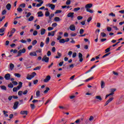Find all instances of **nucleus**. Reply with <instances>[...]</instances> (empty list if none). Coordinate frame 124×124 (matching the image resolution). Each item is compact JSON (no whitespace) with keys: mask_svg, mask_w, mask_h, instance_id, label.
I'll use <instances>...</instances> for the list:
<instances>
[{"mask_svg":"<svg viewBox=\"0 0 124 124\" xmlns=\"http://www.w3.org/2000/svg\"><path fill=\"white\" fill-rule=\"evenodd\" d=\"M48 5H49V7H50L51 10H54L55 9V7H56L55 5L53 4H48Z\"/></svg>","mask_w":124,"mask_h":124,"instance_id":"nucleus-14","label":"nucleus"},{"mask_svg":"<svg viewBox=\"0 0 124 124\" xmlns=\"http://www.w3.org/2000/svg\"><path fill=\"white\" fill-rule=\"evenodd\" d=\"M20 7H22V8H25L26 7V4L22 3L20 5Z\"/></svg>","mask_w":124,"mask_h":124,"instance_id":"nucleus-44","label":"nucleus"},{"mask_svg":"<svg viewBox=\"0 0 124 124\" xmlns=\"http://www.w3.org/2000/svg\"><path fill=\"white\" fill-rule=\"evenodd\" d=\"M48 91H50V88H49L48 87L46 88V90L44 91V93H47Z\"/></svg>","mask_w":124,"mask_h":124,"instance_id":"nucleus-39","label":"nucleus"},{"mask_svg":"<svg viewBox=\"0 0 124 124\" xmlns=\"http://www.w3.org/2000/svg\"><path fill=\"white\" fill-rule=\"evenodd\" d=\"M30 56L31 57H36L37 56V54H36V52H31L30 53Z\"/></svg>","mask_w":124,"mask_h":124,"instance_id":"nucleus-12","label":"nucleus"},{"mask_svg":"<svg viewBox=\"0 0 124 124\" xmlns=\"http://www.w3.org/2000/svg\"><path fill=\"white\" fill-rule=\"evenodd\" d=\"M105 86V83H104V81H101V87L102 88V89H103V88H104Z\"/></svg>","mask_w":124,"mask_h":124,"instance_id":"nucleus-24","label":"nucleus"},{"mask_svg":"<svg viewBox=\"0 0 124 124\" xmlns=\"http://www.w3.org/2000/svg\"><path fill=\"white\" fill-rule=\"evenodd\" d=\"M38 14V17H43L44 15L43 13H42V11L38 12L37 13Z\"/></svg>","mask_w":124,"mask_h":124,"instance_id":"nucleus-16","label":"nucleus"},{"mask_svg":"<svg viewBox=\"0 0 124 124\" xmlns=\"http://www.w3.org/2000/svg\"><path fill=\"white\" fill-rule=\"evenodd\" d=\"M23 54H24V53H26V49L25 48H23L22 49H20L19 50Z\"/></svg>","mask_w":124,"mask_h":124,"instance_id":"nucleus-46","label":"nucleus"},{"mask_svg":"<svg viewBox=\"0 0 124 124\" xmlns=\"http://www.w3.org/2000/svg\"><path fill=\"white\" fill-rule=\"evenodd\" d=\"M41 68V66H37L35 68L33 69V70H39Z\"/></svg>","mask_w":124,"mask_h":124,"instance_id":"nucleus-37","label":"nucleus"},{"mask_svg":"<svg viewBox=\"0 0 124 124\" xmlns=\"http://www.w3.org/2000/svg\"><path fill=\"white\" fill-rule=\"evenodd\" d=\"M87 12H89V13H93V10H91L89 9L88 10H86Z\"/></svg>","mask_w":124,"mask_h":124,"instance_id":"nucleus-48","label":"nucleus"},{"mask_svg":"<svg viewBox=\"0 0 124 124\" xmlns=\"http://www.w3.org/2000/svg\"><path fill=\"white\" fill-rule=\"evenodd\" d=\"M114 92H116V89H111V93H109V94H111V95H113V94H114V93H114Z\"/></svg>","mask_w":124,"mask_h":124,"instance_id":"nucleus-26","label":"nucleus"},{"mask_svg":"<svg viewBox=\"0 0 124 124\" xmlns=\"http://www.w3.org/2000/svg\"><path fill=\"white\" fill-rule=\"evenodd\" d=\"M22 94H23V91H19L18 93V95L21 96Z\"/></svg>","mask_w":124,"mask_h":124,"instance_id":"nucleus-61","label":"nucleus"},{"mask_svg":"<svg viewBox=\"0 0 124 124\" xmlns=\"http://www.w3.org/2000/svg\"><path fill=\"white\" fill-rule=\"evenodd\" d=\"M22 85H23V83H22V82H19V85L17 86L16 87V89H17V91H18V90H20V89L21 88H22Z\"/></svg>","mask_w":124,"mask_h":124,"instance_id":"nucleus-11","label":"nucleus"},{"mask_svg":"<svg viewBox=\"0 0 124 124\" xmlns=\"http://www.w3.org/2000/svg\"><path fill=\"white\" fill-rule=\"evenodd\" d=\"M21 55H22V53H21V52L19 50V51H18V52H17V55L16 56V57H20V56H21Z\"/></svg>","mask_w":124,"mask_h":124,"instance_id":"nucleus-52","label":"nucleus"},{"mask_svg":"<svg viewBox=\"0 0 124 124\" xmlns=\"http://www.w3.org/2000/svg\"><path fill=\"white\" fill-rule=\"evenodd\" d=\"M78 59H79V62H83V54L81 53H78Z\"/></svg>","mask_w":124,"mask_h":124,"instance_id":"nucleus-6","label":"nucleus"},{"mask_svg":"<svg viewBox=\"0 0 124 124\" xmlns=\"http://www.w3.org/2000/svg\"><path fill=\"white\" fill-rule=\"evenodd\" d=\"M40 46L41 48H43V47L44 46V43H43V42H41Z\"/></svg>","mask_w":124,"mask_h":124,"instance_id":"nucleus-50","label":"nucleus"},{"mask_svg":"<svg viewBox=\"0 0 124 124\" xmlns=\"http://www.w3.org/2000/svg\"><path fill=\"white\" fill-rule=\"evenodd\" d=\"M93 7V4L89 3L85 5V9L86 10L90 9V8H92Z\"/></svg>","mask_w":124,"mask_h":124,"instance_id":"nucleus-4","label":"nucleus"},{"mask_svg":"<svg viewBox=\"0 0 124 124\" xmlns=\"http://www.w3.org/2000/svg\"><path fill=\"white\" fill-rule=\"evenodd\" d=\"M36 97H39V96H40V91H39V90H38L36 92Z\"/></svg>","mask_w":124,"mask_h":124,"instance_id":"nucleus-27","label":"nucleus"},{"mask_svg":"<svg viewBox=\"0 0 124 124\" xmlns=\"http://www.w3.org/2000/svg\"><path fill=\"white\" fill-rule=\"evenodd\" d=\"M36 43H37V41L34 40L32 42V45L34 46L35 45V44H36Z\"/></svg>","mask_w":124,"mask_h":124,"instance_id":"nucleus-49","label":"nucleus"},{"mask_svg":"<svg viewBox=\"0 0 124 124\" xmlns=\"http://www.w3.org/2000/svg\"><path fill=\"white\" fill-rule=\"evenodd\" d=\"M111 47H112V46H110L109 47L105 49V53H108V52H110V48H111Z\"/></svg>","mask_w":124,"mask_h":124,"instance_id":"nucleus-43","label":"nucleus"},{"mask_svg":"<svg viewBox=\"0 0 124 124\" xmlns=\"http://www.w3.org/2000/svg\"><path fill=\"white\" fill-rule=\"evenodd\" d=\"M67 17H68V18H73V17H74V13L71 12L68 13L67 15Z\"/></svg>","mask_w":124,"mask_h":124,"instance_id":"nucleus-9","label":"nucleus"},{"mask_svg":"<svg viewBox=\"0 0 124 124\" xmlns=\"http://www.w3.org/2000/svg\"><path fill=\"white\" fill-rule=\"evenodd\" d=\"M47 30L48 31H53V30H54V28L53 27H48L47 28Z\"/></svg>","mask_w":124,"mask_h":124,"instance_id":"nucleus-63","label":"nucleus"},{"mask_svg":"<svg viewBox=\"0 0 124 124\" xmlns=\"http://www.w3.org/2000/svg\"><path fill=\"white\" fill-rule=\"evenodd\" d=\"M3 114L4 115L5 117H8V114H7V113H8V112H7L5 110H3Z\"/></svg>","mask_w":124,"mask_h":124,"instance_id":"nucleus-31","label":"nucleus"},{"mask_svg":"<svg viewBox=\"0 0 124 124\" xmlns=\"http://www.w3.org/2000/svg\"><path fill=\"white\" fill-rule=\"evenodd\" d=\"M71 3V1L70 0H67L66 2V5H69Z\"/></svg>","mask_w":124,"mask_h":124,"instance_id":"nucleus-42","label":"nucleus"},{"mask_svg":"<svg viewBox=\"0 0 124 124\" xmlns=\"http://www.w3.org/2000/svg\"><path fill=\"white\" fill-rule=\"evenodd\" d=\"M93 116H91L89 118V121L90 122H92V121H93Z\"/></svg>","mask_w":124,"mask_h":124,"instance_id":"nucleus-60","label":"nucleus"},{"mask_svg":"<svg viewBox=\"0 0 124 124\" xmlns=\"http://www.w3.org/2000/svg\"><path fill=\"white\" fill-rule=\"evenodd\" d=\"M33 19H34V17L33 16H31L28 19V21L29 22H31V21H33Z\"/></svg>","mask_w":124,"mask_h":124,"instance_id":"nucleus-25","label":"nucleus"},{"mask_svg":"<svg viewBox=\"0 0 124 124\" xmlns=\"http://www.w3.org/2000/svg\"><path fill=\"white\" fill-rule=\"evenodd\" d=\"M76 28V26L74 25H71L69 26V29L70 31H75V29Z\"/></svg>","mask_w":124,"mask_h":124,"instance_id":"nucleus-8","label":"nucleus"},{"mask_svg":"<svg viewBox=\"0 0 124 124\" xmlns=\"http://www.w3.org/2000/svg\"><path fill=\"white\" fill-rule=\"evenodd\" d=\"M54 35H55V34L54 33V32H52V31L48 33V36H54Z\"/></svg>","mask_w":124,"mask_h":124,"instance_id":"nucleus-21","label":"nucleus"},{"mask_svg":"<svg viewBox=\"0 0 124 124\" xmlns=\"http://www.w3.org/2000/svg\"><path fill=\"white\" fill-rule=\"evenodd\" d=\"M36 75V73L33 72L32 73L31 75H28L27 77H26V79L28 80H31L32 78H34V77Z\"/></svg>","mask_w":124,"mask_h":124,"instance_id":"nucleus-1","label":"nucleus"},{"mask_svg":"<svg viewBox=\"0 0 124 124\" xmlns=\"http://www.w3.org/2000/svg\"><path fill=\"white\" fill-rule=\"evenodd\" d=\"M0 89L3 90V91H6V90H7L6 87L4 85H1L0 86Z\"/></svg>","mask_w":124,"mask_h":124,"instance_id":"nucleus-22","label":"nucleus"},{"mask_svg":"<svg viewBox=\"0 0 124 124\" xmlns=\"http://www.w3.org/2000/svg\"><path fill=\"white\" fill-rule=\"evenodd\" d=\"M33 35L34 36L37 35V31H34L33 32Z\"/></svg>","mask_w":124,"mask_h":124,"instance_id":"nucleus-62","label":"nucleus"},{"mask_svg":"<svg viewBox=\"0 0 124 124\" xmlns=\"http://www.w3.org/2000/svg\"><path fill=\"white\" fill-rule=\"evenodd\" d=\"M107 30L108 31H112V28L108 27L107 28Z\"/></svg>","mask_w":124,"mask_h":124,"instance_id":"nucleus-53","label":"nucleus"},{"mask_svg":"<svg viewBox=\"0 0 124 124\" xmlns=\"http://www.w3.org/2000/svg\"><path fill=\"white\" fill-rule=\"evenodd\" d=\"M60 43H64L65 42V40H64V39H61L59 40Z\"/></svg>","mask_w":124,"mask_h":124,"instance_id":"nucleus-35","label":"nucleus"},{"mask_svg":"<svg viewBox=\"0 0 124 124\" xmlns=\"http://www.w3.org/2000/svg\"><path fill=\"white\" fill-rule=\"evenodd\" d=\"M54 16H55V15L54 14H52L50 16H49V20H52V18H53Z\"/></svg>","mask_w":124,"mask_h":124,"instance_id":"nucleus-40","label":"nucleus"},{"mask_svg":"<svg viewBox=\"0 0 124 124\" xmlns=\"http://www.w3.org/2000/svg\"><path fill=\"white\" fill-rule=\"evenodd\" d=\"M80 34H83L84 33V29H80L79 31Z\"/></svg>","mask_w":124,"mask_h":124,"instance_id":"nucleus-55","label":"nucleus"},{"mask_svg":"<svg viewBox=\"0 0 124 124\" xmlns=\"http://www.w3.org/2000/svg\"><path fill=\"white\" fill-rule=\"evenodd\" d=\"M42 62H49V57H47L46 55H45L42 59Z\"/></svg>","mask_w":124,"mask_h":124,"instance_id":"nucleus-2","label":"nucleus"},{"mask_svg":"<svg viewBox=\"0 0 124 124\" xmlns=\"http://www.w3.org/2000/svg\"><path fill=\"white\" fill-rule=\"evenodd\" d=\"M18 105H19V102H15L13 106V108L15 110H16V108H18Z\"/></svg>","mask_w":124,"mask_h":124,"instance_id":"nucleus-10","label":"nucleus"},{"mask_svg":"<svg viewBox=\"0 0 124 124\" xmlns=\"http://www.w3.org/2000/svg\"><path fill=\"white\" fill-rule=\"evenodd\" d=\"M113 99H114V98L111 97L106 102L104 106H107V105H108V104H109V103H110V102H111V101H112Z\"/></svg>","mask_w":124,"mask_h":124,"instance_id":"nucleus-7","label":"nucleus"},{"mask_svg":"<svg viewBox=\"0 0 124 124\" xmlns=\"http://www.w3.org/2000/svg\"><path fill=\"white\" fill-rule=\"evenodd\" d=\"M4 31H5V28L4 27H2L0 29V33H2V32H4Z\"/></svg>","mask_w":124,"mask_h":124,"instance_id":"nucleus-28","label":"nucleus"},{"mask_svg":"<svg viewBox=\"0 0 124 124\" xmlns=\"http://www.w3.org/2000/svg\"><path fill=\"white\" fill-rule=\"evenodd\" d=\"M44 1H41L40 3L36 4V7H40L43 4Z\"/></svg>","mask_w":124,"mask_h":124,"instance_id":"nucleus-29","label":"nucleus"},{"mask_svg":"<svg viewBox=\"0 0 124 124\" xmlns=\"http://www.w3.org/2000/svg\"><path fill=\"white\" fill-rule=\"evenodd\" d=\"M6 8H7V10H9L11 9V4L10 3H8L6 5Z\"/></svg>","mask_w":124,"mask_h":124,"instance_id":"nucleus-19","label":"nucleus"},{"mask_svg":"<svg viewBox=\"0 0 124 124\" xmlns=\"http://www.w3.org/2000/svg\"><path fill=\"white\" fill-rule=\"evenodd\" d=\"M78 20H82L83 19V16H79L77 17Z\"/></svg>","mask_w":124,"mask_h":124,"instance_id":"nucleus-57","label":"nucleus"},{"mask_svg":"<svg viewBox=\"0 0 124 124\" xmlns=\"http://www.w3.org/2000/svg\"><path fill=\"white\" fill-rule=\"evenodd\" d=\"M51 80V76H47L46 77V78L44 79V83H48V81Z\"/></svg>","mask_w":124,"mask_h":124,"instance_id":"nucleus-3","label":"nucleus"},{"mask_svg":"<svg viewBox=\"0 0 124 124\" xmlns=\"http://www.w3.org/2000/svg\"><path fill=\"white\" fill-rule=\"evenodd\" d=\"M4 78L5 80H10V78H11V75H10V74H7L5 75Z\"/></svg>","mask_w":124,"mask_h":124,"instance_id":"nucleus-5","label":"nucleus"},{"mask_svg":"<svg viewBox=\"0 0 124 124\" xmlns=\"http://www.w3.org/2000/svg\"><path fill=\"white\" fill-rule=\"evenodd\" d=\"M31 15V13L30 12L27 13V15H26V17L29 18V17H30Z\"/></svg>","mask_w":124,"mask_h":124,"instance_id":"nucleus-59","label":"nucleus"},{"mask_svg":"<svg viewBox=\"0 0 124 124\" xmlns=\"http://www.w3.org/2000/svg\"><path fill=\"white\" fill-rule=\"evenodd\" d=\"M95 97L96 99H97L99 101H101L102 100V98H101L100 95L96 96Z\"/></svg>","mask_w":124,"mask_h":124,"instance_id":"nucleus-17","label":"nucleus"},{"mask_svg":"<svg viewBox=\"0 0 124 124\" xmlns=\"http://www.w3.org/2000/svg\"><path fill=\"white\" fill-rule=\"evenodd\" d=\"M46 31V30L45 29H42L41 30V35H44V34H45V32Z\"/></svg>","mask_w":124,"mask_h":124,"instance_id":"nucleus-15","label":"nucleus"},{"mask_svg":"<svg viewBox=\"0 0 124 124\" xmlns=\"http://www.w3.org/2000/svg\"><path fill=\"white\" fill-rule=\"evenodd\" d=\"M15 31H16L15 28H13L11 31V34H13V33H15Z\"/></svg>","mask_w":124,"mask_h":124,"instance_id":"nucleus-36","label":"nucleus"},{"mask_svg":"<svg viewBox=\"0 0 124 124\" xmlns=\"http://www.w3.org/2000/svg\"><path fill=\"white\" fill-rule=\"evenodd\" d=\"M57 26H58V24H57V23H54L52 25V27H53V28H56Z\"/></svg>","mask_w":124,"mask_h":124,"instance_id":"nucleus-54","label":"nucleus"},{"mask_svg":"<svg viewBox=\"0 0 124 124\" xmlns=\"http://www.w3.org/2000/svg\"><path fill=\"white\" fill-rule=\"evenodd\" d=\"M21 115H28V111L27 110H22L20 111Z\"/></svg>","mask_w":124,"mask_h":124,"instance_id":"nucleus-13","label":"nucleus"},{"mask_svg":"<svg viewBox=\"0 0 124 124\" xmlns=\"http://www.w3.org/2000/svg\"><path fill=\"white\" fill-rule=\"evenodd\" d=\"M54 21L55 22H60V21H61V18L59 17H55L54 18Z\"/></svg>","mask_w":124,"mask_h":124,"instance_id":"nucleus-23","label":"nucleus"},{"mask_svg":"<svg viewBox=\"0 0 124 124\" xmlns=\"http://www.w3.org/2000/svg\"><path fill=\"white\" fill-rule=\"evenodd\" d=\"M76 56H77V53L76 52H74L72 55V58H76Z\"/></svg>","mask_w":124,"mask_h":124,"instance_id":"nucleus-56","label":"nucleus"},{"mask_svg":"<svg viewBox=\"0 0 124 124\" xmlns=\"http://www.w3.org/2000/svg\"><path fill=\"white\" fill-rule=\"evenodd\" d=\"M74 68V64H71L69 65V67H67V69L70 70V69H72V68Z\"/></svg>","mask_w":124,"mask_h":124,"instance_id":"nucleus-18","label":"nucleus"},{"mask_svg":"<svg viewBox=\"0 0 124 124\" xmlns=\"http://www.w3.org/2000/svg\"><path fill=\"white\" fill-rule=\"evenodd\" d=\"M30 106L32 110H33L35 108V106L33 104H31Z\"/></svg>","mask_w":124,"mask_h":124,"instance_id":"nucleus-34","label":"nucleus"},{"mask_svg":"<svg viewBox=\"0 0 124 124\" xmlns=\"http://www.w3.org/2000/svg\"><path fill=\"white\" fill-rule=\"evenodd\" d=\"M17 91H18V90H17L16 87H15V88H14L13 89V91L14 93L17 92Z\"/></svg>","mask_w":124,"mask_h":124,"instance_id":"nucleus-64","label":"nucleus"},{"mask_svg":"<svg viewBox=\"0 0 124 124\" xmlns=\"http://www.w3.org/2000/svg\"><path fill=\"white\" fill-rule=\"evenodd\" d=\"M59 13H62V10H57L55 12V14H59Z\"/></svg>","mask_w":124,"mask_h":124,"instance_id":"nucleus-47","label":"nucleus"},{"mask_svg":"<svg viewBox=\"0 0 124 124\" xmlns=\"http://www.w3.org/2000/svg\"><path fill=\"white\" fill-rule=\"evenodd\" d=\"M50 41V38L47 37L46 40V44L48 45L49 44V42Z\"/></svg>","mask_w":124,"mask_h":124,"instance_id":"nucleus-32","label":"nucleus"},{"mask_svg":"<svg viewBox=\"0 0 124 124\" xmlns=\"http://www.w3.org/2000/svg\"><path fill=\"white\" fill-rule=\"evenodd\" d=\"M15 76H16V77H17V78H21V75L19 73H15L14 74Z\"/></svg>","mask_w":124,"mask_h":124,"instance_id":"nucleus-30","label":"nucleus"},{"mask_svg":"<svg viewBox=\"0 0 124 124\" xmlns=\"http://www.w3.org/2000/svg\"><path fill=\"white\" fill-rule=\"evenodd\" d=\"M45 16L46 17H49V16H50V12L48 11L46 12Z\"/></svg>","mask_w":124,"mask_h":124,"instance_id":"nucleus-38","label":"nucleus"},{"mask_svg":"<svg viewBox=\"0 0 124 124\" xmlns=\"http://www.w3.org/2000/svg\"><path fill=\"white\" fill-rule=\"evenodd\" d=\"M101 35L102 37H106V34L104 32H101Z\"/></svg>","mask_w":124,"mask_h":124,"instance_id":"nucleus-45","label":"nucleus"},{"mask_svg":"<svg viewBox=\"0 0 124 124\" xmlns=\"http://www.w3.org/2000/svg\"><path fill=\"white\" fill-rule=\"evenodd\" d=\"M14 65L13 64V63H10V69L11 70H13V69H14Z\"/></svg>","mask_w":124,"mask_h":124,"instance_id":"nucleus-20","label":"nucleus"},{"mask_svg":"<svg viewBox=\"0 0 124 124\" xmlns=\"http://www.w3.org/2000/svg\"><path fill=\"white\" fill-rule=\"evenodd\" d=\"M80 7H77V8L74 9V11L75 12H76L77 11H79V10H80Z\"/></svg>","mask_w":124,"mask_h":124,"instance_id":"nucleus-41","label":"nucleus"},{"mask_svg":"<svg viewBox=\"0 0 124 124\" xmlns=\"http://www.w3.org/2000/svg\"><path fill=\"white\" fill-rule=\"evenodd\" d=\"M20 42H21L22 43H27V41L22 39L21 40L19 41Z\"/></svg>","mask_w":124,"mask_h":124,"instance_id":"nucleus-58","label":"nucleus"},{"mask_svg":"<svg viewBox=\"0 0 124 124\" xmlns=\"http://www.w3.org/2000/svg\"><path fill=\"white\" fill-rule=\"evenodd\" d=\"M8 87L9 88H13V87H14V86L13 85V84H12V83H10L9 84H8Z\"/></svg>","mask_w":124,"mask_h":124,"instance_id":"nucleus-51","label":"nucleus"},{"mask_svg":"<svg viewBox=\"0 0 124 124\" xmlns=\"http://www.w3.org/2000/svg\"><path fill=\"white\" fill-rule=\"evenodd\" d=\"M108 16H111V17H116V15L113 13H110L108 14Z\"/></svg>","mask_w":124,"mask_h":124,"instance_id":"nucleus-33","label":"nucleus"}]
</instances>
